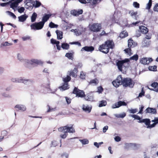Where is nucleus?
I'll return each instance as SVG.
<instances>
[{"label": "nucleus", "instance_id": "f257e3e1", "mask_svg": "<svg viewBox=\"0 0 158 158\" xmlns=\"http://www.w3.org/2000/svg\"><path fill=\"white\" fill-rule=\"evenodd\" d=\"M113 85L116 87H118L119 85L123 84L125 87H129L132 88L134 85V82L133 81L129 78H126L123 79L121 75L118 76L115 80L112 82Z\"/></svg>", "mask_w": 158, "mask_h": 158}, {"label": "nucleus", "instance_id": "f03ea898", "mask_svg": "<svg viewBox=\"0 0 158 158\" xmlns=\"http://www.w3.org/2000/svg\"><path fill=\"white\" fill-rule=\"evenodd\" d=\"M58 131L64 132L63 134H61L60 136L62 139L65 138L68 135V132L74 133L75 132L74 128L73 126L70 125L69 126L67 125L65 126L61 127L58 129Z\"/></svg>", "mask_w": 158, "mask_h": 158}, {"label": "nucleus", "instance_id": "7ed1b4c3", "mask_svg": "<svg viewBox=\"0 0 158 158\" xmlns=\"http://www.w3.org/2000/svg\"><path fill=\"white\" fill-rule=\"evenodd\" d=\"M114 43L112 40H108L105 44L100 46L99 50L102 52L106 54L108 52L110 48H113Z\"/></svg>", "mask_w": 158, "mask_h": 158}, {"label": "nucleus", "instance_id": "20e7f679", "mask_svg": "<svg viewBox=\"0 0 158 158\" xmlns=\"http://www.w3.org/2000/svg\"><path fill=\"white\" fill-rule=\"evenodd\" d=\"M129 59H125L122 60H118L116 63L118 69L121 71L125 69L129 65Z\"/></svg>", "mask_w": 158, "mask_h": 158}, {"label": "nucleus", "instance_id": "39448f33", "mask_svg": "<svg viewBox=\"0 0 158 158\" xmlns=\"http://www.w3.org/2000/svg\"><path fill=\"white\" fill-rule=\"evenodd\" d=\"M128 46L129 48H126L124 50L125 53L127 55L130 56L132 55V53L131 52V50L130 48H133L137 45V44L133 42V40L131 39H130L128 40Z\"/></svg>", "mask_w": 158, "mask_h": 158}, {"label": "nucleus", "instance_id": "423d86ee", "mask_svg": "<svg viewBox=\"0 0 158 158\" xmlns=\"http://www.w3.org/2000/svg\"><path fill=\"white\" fill-rule=\"evenodd\" d=\"M3 2L9 1L10 2V7L13 9L14 11L16 10V8L18 7L19 3L22 2L23 0H2Z\"/></svg>", "mask_w": 158, "mask_h": 158}, {"label": "nucleus", "instance_id": "0eeeda50", "mask_svg": "<svg viewBox=\"0 0 158 158\" xmlns=\"http://www.w3.org/2000/svg\"><path fill=\"white\" fill-rule=\"evenodd\" d=\"M44 24L41 21L32 23L30 25L31 29L34 30H41L43 28Z\"/></svg>", "mask_w": 158, "mask_h": 158}, {"label": "nucleus", "instance_id": "6e6552de", "mask_svg": "<svg viewBox=\"0 0 158 158\" xmlns=\"http://www.w3.org/2000/svg\"><path fill=\"white\" fill-rule=\"evenodd\" d=\"M86 28L82 27H80L75 29H72L70 31L73 32L74 35L76 36H79L84 33L86 31Z\"/></svg>", "mask_w": 158, "mask_h": 158}, {"label": "nucleus", "instance_id": "1a4fd4ad", "mask_svg": "<svg viewBox=\"0 0 158 158\" xmlns=\"http://www.w3.org/2000/svg\"><path fill=\"white\" fill-rule=\"evenodd\" d=\"M122 14L120 11H115L113 15L112 20L115 23H118L122 18Z\"/></svg>", "mask_w": 158, "mask_h": 158}, {"label": "nucleus", "instance_id": "9d476101", "mask_svg": "<svg viewBox=\"0 0 158 158\" xmlns=\"http://www.w3.org/2000/svg\"><path fill=\"white\" fill-rule=\"evenodd\" d=\"M91 31L93 32H98L101 29V25L100 23H94L89 26Z\"/></svg>", "mask_w": 158, "mask_h": 158}, {"label": "nucleus", "instance_id": "9b49d317", "mask_svg": "<svg viewBox=\"0 0 158 158\" xmlns=\"http://www.w3.org/2000/svg\"><path fill=\"white\" fill-rule=\"evenodd\" d=\"M73 93L76 94V96L79 97L83 98L85 96L83 91L80 90L76 87H75L74 88Z\"/></svg>", "mask_w": 158, "mask_h": 158}, {"label": "nucleus", "instance_id": "f8f14e48", "mask_svg": "<svg viewBox=\"0 0 158 158\" xmlns=\"http://www.w3.org/2000/svg\"><path fill=\"white\" fill-rule=\"evenodd\" d=\"M15 108L17 111H21L23 112L25 111L26 110L25 106L22 104H17L15 106Z\"/></svg>", "mask_w": 158, "mask_h": 158}, {"label": "nucleus", "instance_id": "ddd939ff", "mask_svg": "<svg viewBox=\"0 0 158 158\" xmlns=\"http://www.w3.org/2000/svg\"><path fill=\"white\" fill-rule=\"evenodd\" d=\"M126 103L122 101H119L117 103L113 104L112 106V109H114L116 108H118L122 106H126Z\"/></svg>", "mask_w": 158, "mask_h": 158}, {"label": "nucleus", "instance_id": "4468645a", "mask_svg": "<svg viewBox=\"0 0 158 158\" xmlns=\"http://www.w3.org/2000/svg\"><path fill=\"white\" fill-rule=\"evenodd\" d=\"M152 60V58H143L141 59L140 62L144 64H148Z\"/></svg>", "mask_w": 158, "mask_h": 158}, {"label": "nucleus", "instance_id": "2eb2a0df", "mask_svg": "<svg viewBox=\"0 0 158 158\" xmlns=\"http://www.w3.org/2000/svg\"><path fill=\"white\" fill-rule=\"evenodd\" d=\"M92 109V106L91 105H83L82 106V109L86 113L90 112Z\"/></svg>", "mask_w": 158, "mask_h": 158}, {"label": "nucleus", "instance_id": "dca6fc26", "mask_svg": "<svg viewBox=\"0 0 158 158\" xmlns=\"http://www.w3.org/2000/svg\"><path fill=\"white\" fill-rule=\"evenodd\" d=\"M83 12L82 10H71V13L72 15L75 16H78L80 15Z\"/></svg>", "mask_w": 158, "mask_h": 158}, {"label": "nucleus", "instance_id": "f3484780", "mask_svg": "<svg viewBox=\"0 0 158 158\" xmlns=\"http://www.w3.org/2000/svg\"><path fill=\"white\" fill-rule=\"evenodd\" d=\"M52 15V14H45L42 18L41 22L44 24L48 20Z\"/></svg>", "mask_w": 158, "mask_h": 158}, {"label": "nucleus", "instance_id": "a211bd4d", "mask_svg": "<svg viewBox=\"0 0 158 158\" xmlns=\"http://www.w3.org/2000/svg\"><path fill=\"white\" fill-rule=\"evenodd\" d=\"M32 64H37L40 65H42L44 62L40 60L37 59H31Z\"/></svg>", "mask_w": 158, "mask_h": 158}, {"label": "nucleus", "instance_id": "6ab92c4d", "mask_svg": "<svg viewBox=\"0 0 158 158\" xmlns=\"http://www.w3.org/2000/svg\"><path fill=\"white\" fill-rule=\"evenodd\" d=\"M21 83L26 85H28L33 82V81L31 79H25L24 78L21 77Z\"/></svg>", "mask_w": 158, "mask_h": 158}, {"label": "nucleus", "instance_id": "aec40b11", "mask_svg": "<svg viewBox=\"0 0 158 158\" xmlns=\"http://www.w3.org/2000/svg\"><path fill=\"white\" fill-rule=\"evenodd\" d=\"M140 31L142 33L145 34L148 32V29L146 27L143 26H140L139 27Z\"/></svg>", "mask_w": 158, "mask_h": 158}, {"label": "nucleus", "instance_id": "412c9836", "mask_svg": "<svg viewBox=\"0 0 158 158\" xmlns=\"http://www.w3.org/2000/svg\"><path fill=\"white\" fill-rule=\"evenodd\" d=\"M51 42L53 44H56V48L57 50H60L61 49L59 45L60 43L59 41H56L54 39H52L51 40Z\"/></svg>", "mask_w": 158, "mask_h": 158}, {"label": "nucleus", "instance_id": "4be33fe9", "mask_svg": "<svg viewBox=\"0 0 158 158\" xmlns=\"http://www.w3.org/2000/svg\"><path fill=\"white\" fill-rule=\"evenodd\" d=\"M146 113H150L153 114L156 113V109L153 108L148 107L146 109Z\"/></svg>", "mask_w": 158, "mask_h": 158}, {"label": "nucleus", "instance_id": "5701e85b", "mask_svg": "<svg viewBox=\"0 0 158 158\" xmlns=\"http://www.w3.org/2000/svg\"><path fill=\"white\" fill-rule=\"evenodd\" d=\"M94 50V48L92 46H85L81 50V51L85 50L87 52H91Z\"/></svg>", "mask_w": 158, "mask_h": 158}, {"label": "nucleus", "instance_id": "b1692460", "mask_svg": "<svg viewBox=\"0 0 158 158\" xmlns=\"http://www.w3.org/2000/svg\"><path fill=\"white\" fill-rule=\"evenodd\" d=\"M151 86L153 88L152 90H154L156 92H158V83L154 82L151 85Z\"/></svg>", "mask_w": 158, "mask_h": 158}, {"label": "nucleus", "instance_id": "393cba45", "mask_svg": "<svg viewBox=\"0 0 158 158\" xmlns=\"http://www.w3.org/2000/svg\"><path fill=\"white\" fill-rule=\"evenodd\" d=\"M69 88L68 83H64V84L62 86L59 87V89L61 91L66 90Z\"/></svg>", "mask_w": 158, "mask_h": 158}, {"label": "nucleus", "instance_id": "a878e982", "mask_svg": "<svg viewBox=\"0 0 158 158\" xmlns=\"http://www.w3.org/2000/svg\"><path fill=\"white\" fill-rule=\"evenodd\" d=\"M138 122L139 123H144L145 124L148 126L150 125L151 122L149 119L146 118L139 120L138 121Z\"/></svg>", "mask_w": 158, "mask_h": 158}, {"label": "nucleus", "instance_id": "bb28decb", "mask_svg": "<svg viewBox=\"0 0 158 158\" xmlns=\"http://www.w3.org/2000/svg\"><path fill=\"white\" fill-rule=\"evenodd\" d=\"M56 32L57 34V39L61 40L63 38V33L62 31L57 30L56 31Z\"/></svg>", "mask_w": 158, "mask_h": 158}, {"label": "nucleus", "instance_id": "cd10ccee", "mask_svg": "<svg viewBox=\"0 0 158 158\" xmlns=\"http://www.w3.org/2000/svg\"><path fill=\"white\" fill-rule=\"evenodd\" d=\"M27 17L28 16L26 14L22 15L18 17L19 21V22H23L26 20Z\"/></svg>", "mask_w": 158, "mask_h": 158}, {"label": "nucleus", "instance_id": "c85d7f7f", "mask_svg": "<svg viewBox=\"0 0 158 158\" xmlns=\"http://www.w3.org/2000/svg\"><path fill=\"white\" fill-rule=\"evenodd\" d=\"M150 44V41L146 39H143L142 42V45L143 47H148Z\"/></svg>", "mask_w": 158, "mask_h": 158}, {"label": "nucleus", "instance_id": "c756f323", "mask_svg": "<svg viewBox=\"0 0 158 158\" xmlns=\"http://www.w3.org/2000/svg\"><path fill=\"white\" fill-rule=\"evenodd\" d=\"M98 80L97 79H95L91 80L89 82V84L93 86L96 85H98Z\"/></svg>", "mask_w": 158, "mask_h": 158}, {"label": "nucleus", "instance_id": "7c9ffc66", "mask_svg": "<svg viewBox=\"0 0 158 158\" xmlns=\"http://www.w3.org/2000/svg\"><path fill=\"white\" fill-rule=\"evenodd\" d=\"M21 77L19 78L13 77L11 79V81L13 82L21 83Z\"/></svg>", "mask_w": 158, "mask_h": 158}, {"label": "nucleus", "instance_id": "2f4dec72", "mask_svg": "<svg viewBox=\"0 0 158 158\" xmlns=\"http://www.w3.org/2000/svg\"><path fill=\"white\" fill-rule=\"evenodd\" d=\"M37 15L35 12H34L31 16V21L32 22H34L35 21L37 17Z\"/></svg>", "mask_w": 158, "mask_h": 158}, {"label": "nucleus", "instance_id": "473e14b6", "mask_svg": "<svg viewBox=\"0 0 158 158\" xmlns=\"http://www.w3.org/2000/svg\"><path fill=\"white\" fill-rule=\"evenodd\" d=\"M128 35L127 32L125 31H124L120 33L119 35V37L121 38H123L127 36Z\"/></svg>", "mask_w": 158, "mask_h": 158}, {"label": "nucleus", "instance_id": "72a5a7b5", "mask_svg": "<svg viewBox=\"0 0 158 158\" xmlns=\"http://www.w3.org/2000/svg\"><path fill=\"white\" fill-rule=\"evenodd\" d=\"M61 47L64 50H68L69 48V45L66 43H63L61 44Z\"/></svg>", "mask_w": 158, "mask_h": 158}, {"label": "nucleus", "instance_id": "f704fd0d", "mask_svg": "<svg viewBox=\"0 0 158 158\" xmlns=\"http://www.w3.org/2000/svg\"><path fill=\"white\" fill-rule=\"evenodd\" d=\"M114 115L117 118H123L126 116V114L124 112H123L119 114H115Z\"/></svg>", "mask_w": 158, "mask_h": 158}, {"label": "nucleus", "instance_id": "c9c22d12", "mask_svg": "<svg viewBox=\"0 0 158 158\" xmlns=\"http://www.w3.org/2000/svg\"><path fill=\"white\" fill-rule=\"evenodd\" d=\"M73 52L72 53H67L66 54L65 56L69 59L72 60L73 59Z\"/></svg>", "mask_w": 158, "mask_h": 158}, {"label": "nucleus", "instance_id": "e433bc0d", "mask_svg": "<svg viewBox=\"0 0 158 158\" xmlns=\"http://www.w3.org/2000/svg\"><path fill=\"white\" fill-rule=\"evenodd\" d=\"M79 141L81 143L82 145L87 144L89 143V140L86 139H79Z\"/></svg>", "mask_w": 158, "mask_h": 158}, {"label": "nucleus", "instance_id": "4c0bfd02", "mask_svg": "<svg viewBox=\"0 0 158 158\" xmlns=\"http://www.w3.org/2000/svg\"><path fill=\"white\" fill-rule=\"evenodd\" d=\"M107 104L105 100H102L99 102V107H102L105 106Z\"/></svg>", "mask_w": 158, "mask_h": 158}, {"label": "nucleus", "instance_id": "58836bf2", "mask_svg": "<svg viewBox=\"0 0 158 158\" xmlns=\"http://www.w3.org/2000/svg\"><path fill=\"white\" fill-rule=\"evenodd\" d=\"M77 70L76 68H75L70 73L71 75L73 77H76L77 76Z\"/></svg>", "mask_w": 158, "mask_h": 158}, {"label": "nucleus", "instance_id": "ea45409f", "mask_svg": "<svg viewBox=\"0 0 158 158\" xmlns=\"http://www.w3.org/2000/svg\"><path fill=\"white\" fill-rule=\"evenodd\" d=\"M137 13V11H134L133 10H130L129 12V14L133 17H135Z\"/></svg>", "mask_w": 158, "mask_h": 158}, {"label": "nucleus", "instance_id": "a19ab883", "mask_svg": "<svg viewBox=\"0 0 158 158\" xmlns=\"http://www.w3.org/2000/svg\"><path fill=\"white\" fill-rule=\"evenodd\" d=\"M85 99L87 101L90 102H93L94 101V97L91 95H88L85 98Z\"/></svg>", "mask_w": 158, "mask_h": 158}, {"label": "nucleus", "instance_id": "79ce46f5", "mask_svg": "<svg viewBox=\"0 0 158 158\" xmlns=\"http://www.w3.org/2000/svg\"><path fill=\"white\" fill-rule=\"evenodd\" d=\"M17 58L18 60L23 63L24 59L23 58L22 56L19 53L17 54Z\"/></svg>", "mask_w": 158, "mask_h": 158}, {"label": "nucleus", "instance_id": "37998d69", "mask_svg": "<svg viewBox=\"0 0 158 158\" xmlns=\"http://www.w3.org/2000/svg\"><path fill=\"white\" fill-rule=\"evenodd\" d=\"M71 79V77L69 75H67L65 78H63V80L64 83H67Z\"/></svg>", "mask_w": 158, "mask_h": 158}, {"label": "nucleus", "instance_id": "c03bdc74", "mask_svg": "<svg viewBox=\"0 0 158 158\" xmlns=\"http://www.w3.org/2000/svg\"><path fill=\"white\" fill-rule=\"evenodd\" d=\"M129 117H132L133 118H134L135 119H137L139 120H140V118L138 115L135 114H129Z\"/></svg>", "mask_w": 158, "mask_h": 158}, {"label": "nucleus", "instance_id": "a18cd8bd", "mask_svg": "<svg viewBox=\"0 0 158 158\" xmlns=\"http://www.w3.org/2000/svg\"><path fill=\"white\" fill-rule=\"evenodd\" d=\"M33 5L35 7L37 8L41 6V3L39 1H36L34 2Z\"/></svg>", "mask_w": 158, "mask_h": 158}, {"label": "nucleus", "instance_id": "49530a36", "mask_svg": "<svg viewBox=\"0 0 158 158\" xmlns=\"http://www.w3.org/2000/svg\"><path fill=\"white\" fill-rule=\"evenodd\" d=\"M86 75V73L82 71H81L80 73V78L82 79H85Z\"/></svg>", "mask_w": 158, "mask_h": 158}, {"label": "nucleus", "instance_id": "de8ad7c7", "mask_svg": "<svg viewBox=\"0 0 158 158\" xmlns=\"http://www.w3.org/2000/svg\"><path fill=\"white\" fill-rule=\"evenodd\" d=\"M49 26L51 28H57L58 27V25L57 24H55L52 22H51L49 23Z\"/></svg>", "mask_w": 158, "mask_h": 158}, {"label": "nucleus", "instance_id": "09e8293b", "mask_svg": "<svg viewBox=\"0 0 158 158\" xmlns=\"http://www.w3.org/2000/svg\"><path fill=\"white\" fill-rule=\"evenodd\" d=\"M152 4V0H149L147 4L146 9L149 10L151 7Z\"/></svg>", "mask_w": 158, "mask_h": 158}, {"label": "nucleus", "instance_id": "8fccbe9b", "mask_svg": "<svg viewBox=\"0 0 158 158\" xmlns=\"http://www.w3.org/2000/svg\"><path fill=\"white\" fill-rule=\"evenodd\" d=\"M138 59V56L137 55L135 54L131 57L130 58L129 60H135V61H137Z\"/></svg>", "mask_w": 158, "mask_h": 158}, {"label": "nucleus", "instance_id": "3c124183", "mask_svg": "<svg viewBox=\"0 0 158 158\" xmlns=\"http://www.w3.org/2000/svg\"><path fill=\"white\" fill-rule=\"evenodd\" d=\"M138 109L136 108L135 109H129L128 111L130 113L135 114L138 111Z\"/></svg>", "mask_w": 158, "mask_h": 158}, {"label": "nucleus", "instance_id": "603ef678", "mask_svg": "<svg viewBox=\"0 0 158 158\" xmlns=\"http://www.w3.org/2000/svg\"><path fill=\"white\" fill-rule=\"evenodd\" d=\"M6 13L8 14L10 16L12 17L13 19H15L16 18L15 15L13 14V13L8 11L6 12Z\"/></svg>", "mask_w": 158, "mask_h": 158}, {"label": "nucleus", "instance_id": "864d4df0", "mask_svg": "<svg viewBox=\"0 0 158 158\" xmlns=\"http://www.w3.org/2000/svg\"><path fill=\"white\" fill-rule=\"evenodd\" d=\"M12 44L10 43H9L8 42H5L1 44L0 47H2L3 46H6L11 45Z\"/></svg>", "mask_w": 158, "mask_h": 158}, {"label": "nucleus", "instance_id": "5fc2aeb1", "mask_svg": "<svg viewBox=\"0 0 158 158\" xmlns=\"http://www.w3.org/2000/svg\"><path fill=\"white\" fill-rule=\"evenodd\" d=\"M148 69L150 71H156V66L155 65L150 66L148 67Z\"/></svg>", "mask_w": 158, "mask_h": 158}, {"label": "nucleus", "instance_id": "6e6d98bb", "mask_svg": "<svg viewBox=\"0 0 158 158\" xmlns=\"http://www.w3.org/2000/svg\"><path fill=\"white\" fill-rule=\"evenodd\" d=\"M23 63L24 64H32L31 60H28V59H24V60H23Z\"/></svg>", "mask_w": 158, "mask_h": 158}, {"label": "nucleus", "instance_id": "4d7b16f0", "mask_svg": "<svg viewBox=\"0 0 158 158\" xmlns=\"http://www.w3.org/2000/svg\"><path fill=\"white\" fill-rule=\"evenodd\" d=\"M133 6L134 7L136 8H139V4L136 2H133Z\"/></svg>", "mask_w": 158, "mask_h": 158}, {"label": "nucleus", "instance_id": "13d9d810", "mask_svg": "<svg viewBox=\"0 0 158 158\" xmlns=\"http://www.w3.org/2000/svg\"><path fill=\"white\" fill-rule=\"evenodd\" d=\"M79 2L82 3H89L91 1V0H78Z\"/></svg>", "mask_w": 158, "mask_h": 158}, {"label": "nucleus", "instance_id": "bf43d9fd", "mask_svg": "<svg viewBox=\"0 0 158 158\" xmlns=\"http://www.w3.org/2000/svg\"><path fill=\"white\" fill-rule=\"evenodd\" d=\"M47 107L48 108V109L47 111V112L54 111L55 110V108L51 107L49 105H48Z\"/></svg>", "mask_w": 158, "mask_h": 158}, {"label": "nucleus", "instance_id": "052dcab7", "mask_svg": "<svg viewBox=\"0 0 158 158\" xmlns=\"http://www.w3.org/2000/svg\"><path fill=\"white\" fill-rule=\"evenodd\" d=\"M97 89L98 90L97 91V92L99 94L102 93L103 91V89L102 88V87L101 86L98 87L97 88Z\"/></svg>", "mask_w": 158, "mask_h": 158}, {"label": "nucleus", "instance_id": "680f3d73", "mask_svg": "<svg viewBox=\"0 0 158 158\" xmlns=\"http://www.w3.org/2000/svg\"><path fill=\"white\" fill-rule=\"evenodd\" d=\"M25 10V9L24 7H20L18 9V11L19 13H23Z\"/></svg>", "mask_w": 158, "mask_h": 158}, {"label": "nucleus", "instance_id": "e2e57ef3", "mask_svg": "<svg viewBox=\"0 0 158 158\" xmlns=\"http://www.w3.org/2000/svg\"><path fill=\"white\" fill-rule=\"evenodd\" d=\"M69 44H71L77 45H78L79 46H81V45L80 43L79 42H70Z\"/></svg>", "mask_w": 158, "mask_h": 158}, {"label": "nucleus", "instance_id": "0e129e2a", "mask_svg": "<svg viewBox=\"0 0 158 158\" xmlns=\"http://www.w3.org/2000/svg\"><path fill=\"white\" fill-rule=\"evenodd\" d=\"M144 108V106H142L140 108H139V111L138 113V114H143V109Z\"/></svg>", "mask_w": 158, "mask_h": 158}, {"label": "nucleus", "instance_id": "69168bd1", "mask_svg": "<svg viewBox=\"0 0 158 158\" xmlns=\"http://www.w3.org/2000/svg\"><path fill=\"white\" fill-rule=\"evenodd\" d=\"M101 1V0H93L92 2L93 5H95L97 3H99Z\"/></svg>", "mask_w": 158, "mask_h": 158}, {"label": "nucleus", "instance_id": "338daca9", "mask_svg": "<svg viewBox=\"0 0 158 158\" xmlns=\"http://www.w3.org/2000/svg\"><path fill=\"white\" fill-rule=\"evenodd\" d=\"M57 142L56 141H53L52 142V147H56L57 145Z\"/></svg>", "mask_w": 158, "mask_h": 158}, {"label": "nucleus", "instance_id": "774afa93", "mask_svg": "<svg viewBox=\"0 0 158 158\" xmlns=\"http://www.w3.org/2000/svg\"><path fill=\"white\" fill-rule=\"evenodd\" d=\"M2 96L4 97L7 98L9 97V95L8 94L5 92L2 93Z\"/></svg>", "mask_w": 158, "mask_h": 158}]
</instances>
